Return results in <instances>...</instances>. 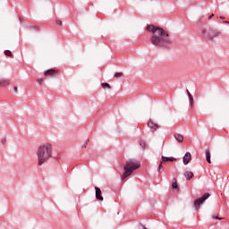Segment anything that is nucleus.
<instances>
[{
	"label": "nucleus",
	"mask_w": 229,
	"mask_h": 229,
	"mask_svg": "<svg viewBox=\"0 0 229 229\" xmlns=\"http://www.w3.org/2000/svg\"><path fill=\"white\" fill-rule=\"evenodd\" d=\"M147 31L152 33L150 42L156 47H164L165 49H169L171 46H173V39L165 30L155 25H148Z\"/></svg>",
	"instance_id": "nucleus-1"
},
{
	"label": "nucleus",
	"mask_w": 229,
	"mask_h": 229,
	"mask_svg": "<svg viewBox=\"0 0 229 229\" xmlns=\"http://www.w3.org/2000/svg\"><path fill=\"white\" fill-rule=\"evenodd\" d=\"M37 157L38 165L49 162V158L53 157V146L49 143L40 145L37 150Z\"/></svg>",
	"instance_id": "nucleus-2"
},
{
	"label": "nucleus",
	"mask_w": 229,
	"mask_h": 229,
	"mask_svg": "<svg viewBox=\"0 0 229 229\" xmlns=\"http://www.w3.org/2000/svg\"><path fill=\"white\" fill-rule=\"evenodd\" d=\"M140 167V163L137 161V159H129L126 161L124 166H123V171L124 173L122 175V181L126 180L128 176H131L133 174V171H137Z\"/></svg>",
	"instance_id": "nucleus-3"
},
{
	"label": "nucleus",
	"mask_w": 229,
	"mask_h": 229,
	"mask_svg": "<svg viewBox=\"0 0 229 229\" xmlns=\"http://www.w3.org/2000/svg\"><path fill=\"white\" fill-rule=\"evenodd\" d=\"M208 198H210V194L209 193H204L202 195V197L198 198L197 199H195L194 204H193V207H194L195 210H199V208L201 207V205H203L205 203V201H207V199H208Z\"/></svg>",
	"instance_id": "nucleus-4"
},
{
	"label": "nucleus",
	"mask_w": 229,
	"mask_h": 229,
	"mask_svg": "<svg viewBox=\"0 0 229 229\" xmlns=\"http://www.w3.org/2000/svg\"><path fill=\"white\" fill-rule=\"evenodd\" d=\"M202 35L208 38V40H214L216 37H219V31L210 30L209 32L206 30H202Z\"/></svg>",
	"instance_id": "nucleus-5"
},
{
	"label": "nucleus",
	"mask_w": 229,
	"mask_h": 229,
	"mask_svg": "<svg viewBox=\"0 0 229 229\" xmlns=\"http://www.w3.org/2000/svg\"><path fill=\"white\" fill-rule=\"evenodd\" d=\"M161 160H162V162L158 165L157 173H164V166L162 165V164H164L165 162H174V161H176V158H174L173 157H167L165 156H162Z\"/></svg>",
	"instance_id": "nucleus-6"
},
{
	"label": "nucleus",
	"mask_w": 229,
	"mask_h": 229,
	"mask_svg": "<svg viewBox=\"0 0 229 229\" xmlns=\"http://www.w3.org/2000/svg\"><path fill=\"white\" fill-rule=\"evenodd\" d=\"M56 74H58L57 70L49 69L45 72L44 76H49L50 78H56Z\"/></svg>",
	"instance_id": "nucleus-7"
},
{
	"label": "nucleus",
	"mask_w": 229,
	"mask_h": 229,
	"mask_svg": "<svg viewBox=\"0 0 229 229\" xmlns=\"http://www.w3.org/2000/svg\"><path fill=\"white\" fill-rule=\"evenodd\" d=\"M191 160H192V156L191 155V152H186L182 158L184 165H187L191 162Z\"/></svg>",
	"instance_id": "nucleus-8"
},
{
	"label": "nucleus",
	"mask_w": 229,
	"mask_h": 229,
	"mask_svg": "<svg viewBox=\"0 0 229 229\" xmlns=\"http://www.w3.org/2000/svg\"><path fill=\"white\" fill-rule=\"evenodd\" d=\"M148 128H150L152 132L157 131L159 128L158 123H156L151 120L148 123Z\"/></svg>",
	"instance_id": "nucleus-9"
},
{
	"label": "nucleus",
	"mask_w": 229,
	"mask_h": 229,
	"mask_svg": "<svg viewBox=\"0 0 229 229\" xmlns=\"http://www.w3.org/2000/svg\"><path fill=\"white\" fill-rule=\"evenodd\" d=\"M95 191H96V199H98V201H103L104 198L102 192H101V189L99 187H95Z\"/></svg>",
	"instance_id": "nucleus-10"
},
{
	"label": "nucleus",
	"mask_w": 229,
	"mask_h": 229,
	"mask_svg": "<svg viewBox=\"0 0 229 229\" xmlns=\"http://www.w3.org/2000/svg\"><path fill=\"white\" fill-rule=\"evenodd\" d=\"M6 85H10V80L8 79L0 80V87H6Z\"/></svg>",
	"instance_id": "nucleus-11"
},
{
	"label": "nucleus",
	"mask_w": 229,
	"mask_h": 229,
	"mask_svg": "<svg viewBox=\"0 0 229 229\" xmlns=\"http://www.w3.org/2000/svg\"><path fill=\"white\" fill-rule=\"evenodd\" d=\"M174 137L177 140V142H183V135L180 133H175Z\"/></svg>",
	"instance_id": "nucleus-12"
},
{
	"label": "nucleus",
	"mask_w": 229,
	"mask_h": 229,
	"mask_svg": "<svg viewBox=\"0 0 229 229\" xmlns=\"http://www.w3.org/2000/svg\"><path fill=\"white\" fill-rule=\"evenodd\" d=\"M184 176L188 180H192V178H194V174L192 172L187 171L184 173Z\"/></svg>",
	"instance_id": "nucleus-13"
},
{
	"label": "nucleus",
	"mask_w": 229,
	"mask_h": 229,
	"mask_svg": "<svg viewBox=\"0 0 229 229\" xmlns=\"http://www.w3.org/2000/svg\"><path fill=\"white\" fill-rule=\"evenodd\" d=\"M172 189L176 191V192H178V191H180V188L178 187V182H176V179H174L172 182Z\"/></svg>",
	"instance_id": "nucleus-14"
},
{
	"label": "nucleus",
	"mask_w": 229,
	"mask_h": 229,
	"mask_svg": "<svg viewBox=\"0 0 229 229\" xmlns=\"http://www.w3.org/2000/svg\"><path fill=\"white\" fill-rule=\"evenodd\" d=\"M206 160L208 164H212V161L210 160V150L206 149Z\"/></svg>",
	"instance_id": "nucleus-15"
},
{
	"label": "nucleus",
	"mask_w": 229,
	"mask_h": 229,
	"mask_svg": "<svg viewBox=\"0 0 229 229\" xmlns=\"http://www.w3.org/2000/svg\"><path fill=\"white\" fill-rule=\"evenodd\" d=\"M189 99H190V103L191 105H192V103H194V98L192 97V95L191 94V92L189 91V89L186 90Z\"/></svg>",
	"instance_id": "nucleus-16"
},
{
	"label": "nucleus",
	"mask_w": 229,
	"mask_h": 229,
	"mask_svg": "<svg viewBox=\"0 0 229 229\" xmlns=\"http://www.w3.org/2000/svg\"><path fill=\"white\" fill-rule=\"evenodd\" d=\"M101 85L103 89H112V87H110V84L106 82H103Z\"/></svg>",
	"instance_id": "nucleus-17"
},
{
	"label": "nucleus",
	"mask_w": 229,
	"mask_h": 229,
	"mask_svg": "<svg viewBox=\"0 0 229 229\" xmlns=\"http://www.w3.org/2000/svg\"><path fill=\"white\" fill-rule=\"evenodd\" d=\"M4 55H5V56H12V51H10V50H5V51H4Z\"/></svg>",
	"instance_id": "nucleus-18"
},
{
	"label": "nucleus",
	"mask_w": 229,
	"mask_h": 229,
	"mask_svg": "<svg viewBox=\"0 0 229 229\" xmlns=\"http://www.w3.org/2000/svg\"><path fill=\"white\" fill-rule=\"evenodd\" d=\"M121 76H123V72H121L114 73V78H116V79H117V78H121Z\"/></svg>",
	"instance_id": "nucleus-19"
},
{
	"label": "nucleus",
	"mask_w": 229,
	"mask_h": 229,
	"mask_svg": "<svg viewBox=\"0 0 229 229\" xmlns=\"http://www.w3.org/2000/svg\"><path fill=\"white\" fill-rule=\"evenodd\" d=\"M140 146H141V148H142L143 149H146V142L141 141V142H140Z\"/></svg>",
	"instance_id": "nucleus-20"
},
{
	"label": "nucleus",
	"mask_w": 229,
	"mask_h": 229,
	"mask_svg": "<svg viewBox=\"0 0 229 229\" xmlns=\"http://www.w3.org/2000/svg\"><path fill=\"white\" fill-rule=\"evenodd\" d=\"M38 85H42V83H44V79L38 80Z\"/></svg>",
	"instance_id": "nucleus-21"
},
{
	"label": "nucleus",
	"mask_w": 229,
	"mask_h": 229,
	"mask_svg": "<svg viewBox=\"0 0 229 229\" xmlns=\"http://www.w3.org/2000/svg\"><path fill=\"white\" fill-rule=\"evenodd\" d=\"M213 219H217L218 221H221L223 218L219 216H213Z\"/></svg>",
	"instance_id": "nucleus-22"
},
{
	"label": "nucleus",
	"mask_w": 229,
	"mask_h": 229,
	"mask_svg": "<svg viewBox=\"0 0 229 229\" xmlns=\"http://www.w3.org/2000/svg\"><path fill=\"white\" fill-rule=\"evenodd\" d=\"M56 24H57L58 26H62V21L57 20V21H56Z\"/></svg>",
	"instance_id": "nucleus-23"
},
{
	"label": "nucleus",
	"mask_w": 229,
	"mask_h": 229,
	"mask_svg": "<svg viewBox=\"0 0 229 229\" xmlns=\"http://www.w3.org/2000/svg\"><path fill=\"white\" fill-rule=\"evenodd\" d=\"M2 144H6V138L1 140Z\"/></svg>",
	"instance_id": "nucleus-24"
},
{
	"label": "nucleus",
	"mask_w": 229,
	"mask_h": 229,
	"mask_svg": "<svg viewBox=\"0 0 229 229\" xmlns=\"http://www.w3.org/2000/svg\"><path fill=\"white\" fill-rule=\"evenodd\" d=\"M14 92L17 94V92H18V88H17V86H15L14 87Z\"/></svg>",
	"instance_id": "nucleus-25"
},
{
	"label": "nucleus",
	"mask_w": 229,
	"mask_h": 229,
	"mask_svg": "<svg viewBox=\"0 0 229 229\" xmlns=\"http://www.w3.org/2000/svg\"><path fill=\"white\" fill-rule=\"evenodd\" d=\"M214 17V14H211L209 17H208V21H210V19H212Z\"/></svg>",
	"instance_id": "nucleus-26"
},
{
	"label": "nucleus",
	"mask_w": 229,
	"mask_h": 229,
	"mask_svg": "<svg viewBox=\"0 0 229 229\" xmlns=\"http://www.w3.org/2000/svg\"><path fill=\"white\" fill-rule=\"evenodd\" d=\"M87 142H89V140L85 142V144L83 145V148H87Z\"/></svg>",
	"instance_id": "nucleus-27"
},
{
	"label": "nucleus",
	"mask_w": 229,
	"mask_h": 229,
	"mask_svg": "<svg viewBox=\"0 0 229 229\" xmlns=\"http://www.w3.org/2000/svg\"><path fill=\"white\" fill-rule=\"evenodd\" d=\"M220 19H222V20H223V19H225V17H223V16H220Z\"/></svg>",
	"instance_id": "nucleus-28"
}]
</instances>
